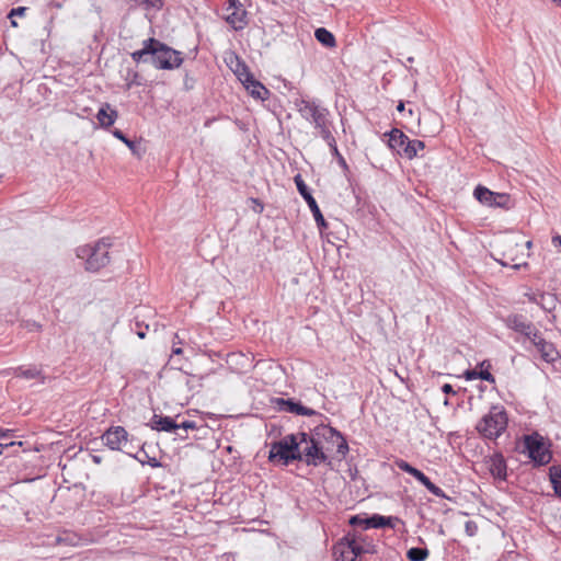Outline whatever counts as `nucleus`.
I'll list each match as a JSON object with an SVG mask.
<instances>
[{
  "label": "nucleus",
  "instance_id": "nucleus-1",
  "mask_svg": "<svg viewBox=\"0 0 561 561\" xmlns=\"http://www.w3.org/2000/svg\"><path fill=\"white\" fill-rule=\"evenodd\" d=\"M130 57L137 64L150 61L157 69L165 70L179 68L183 62L180 51L156 38L144 41L142 48L133 51Z\"/></svg>",
  "mask_w": 561,
  "mask_h": 561
},
{
  "label": "nucleus",
  "instance_id": "nucleus-2",
  "mask_svg": "<svg viewBox=\"0 0 561 561\" xmlns=\"http://www.w3.org/2000/svg\"><path fill=\"white\" fill-rule=\"evenodd\" d=\"M297 106L301 117L313 125L334 154L339 156L336 141L331 131L332 122L329 110L316 101L308 100H301Z\"/></svg>",
  "mask_w": 561,
  "mask_h": 561
},
{
  "label": "nucleus",
  "instance_id": "nucleus-3",
  "mask_svg": "<svg viewBox=\"0 0 561 561\" xmlns=\"http://www.w3.org/2000/svg\"><path fill=\"white\" fill-rule=\"evenodd\" d=\"M320 436L314 434H308L305 432H298V451L297 460L305 462L307 466L318 467L322 463H330V458L327 455L324 448L319 440Z\"/></svg>",
  "mask_w": 561,
  "mask_h": 561
},
{
  "label": "nucleus",
  "instance_id": "nucleus-4",
  "mask_svg": "<svg viewBox=\"0 0 561 561\" xmlns=\"http://www.w3.org/2000/svg\"><path fill=\"white\" fill-rule=\"evenodd\" d=\"M110 243L102 239L94 245H82L77 248V256L85 261V270L96 272L106 266L110 262Z\"/></svg>",
  "mask_w": 561,
  "mask_h": 561
},
{
  "label": "nucleus",
  "instance_id": "nucleus-5",
  "mask_svg": "<svg viewBox=\"0 0 561 561\" xmlns=\"http://www.w3.org/2000/svg\"><path fill=\"white\" fill-rule=\"evenodd\" d=\"M507 414L503 408L493 407L478 423V432L485 438L495 439L500 437L507 427Z\"/></svg>",
  "mask_w": 561,
  "mask_h": 561
},
{
  "label": "nucleus",
  "instance_id": "nucleus-6",
  "mask_svg": "<svg viewBox=\"0 0 561 561\" xmlns=\"http://www.w3.org/2000/svg\"><path fill=\"white\" fill-rule=\"evenodd\" d=\"M524 453L536 466L548 465L552 459L550 444L537 432L525 435L523 439Z\"/></svg>",
  "mask_w": 561,
  "mask_h": 561
},
{
  "label": "nucleus",
  "instance_id": "nucleus-7",
  "mask_svg": "<svg viewBox=\"0 0 561 561\" xmlns=\"http://www.w3.org/2000/svg\"><path fill=\"white\" fill-rule=\"evenodd\" d=\"M298 448V433L285 435L279 440L271 444L268 460L272 462L279 461L283 466H288L297 460Z\"/></svg>",
  "mask_w": 561,
  "mask_h": 561
},
{
  "label": "nucleus",
  "instance_id": "nucleus-8",
  "mask_svg": "<svg viewBox=\"0 0 561 561\" xmlns=\"http://www.w3.org/2000/svg\"><path fill=\"white\" fill-rule=\"evenodd\" d=\"M239 80L248 91V93L255 100L265 101L270 96V91L257 81L250 72L245 64L238 62L237 69L234 70Z\"/></svg>",
  "mask_w": 561,
  "mask_h": 561
},
{
  "label": "nucleus",
  "instance_id": "nucleus-9",
  "mask_svg": "<svg viewBox=\"0 0 561 561\" xmlns=\"http://www.w3.org/2000/svg\"><path fill=\"white\" fill-rule=\"evenodd\" d=\"M503 245L507 248L502 253V259L497 260L502 266H512L515 270H519L523 266H527V262L524 260L529 256V253H525L523 250L520 253H513V248L520 247L519 242L515 238H506L503 241Z\"/></svg>",
  "mask_w": 561,
  "mask_h": 561
},
{
  "label": "nucleus",
  "instance_id": "nucleus-10",
  "mask_svg": "<svg viewBox=\"0 0 561 561\" xmlns=\"http://www.w3.org/2000/svg\"><path fill=\"white\" fill-rule=\"evenodd\" d=\"M295 183H296L299 194L307 202L319 229L322 231L323 229H325L328 227L327 221H325L316 199L311 195L307 184L302 180L301 175L298 174L295 176Z\"/></svg>",
  "mask_w": 561,
  "mask_h": 561
},
{
  "label": "nucleus",
  "instance_id": "nucleus-11",
  "mask_svg": "<svg viewBox=\"0 0 561 561\" xmlns=\"http://www.w3.org/2000/svg\"><path fill=\"white\" fill-rule=\"evenodd\" d=\"M396 466L403 472H407V473L411 474L412 477H414L433 495L438 496V497H445L444 491L439 486L435 485L421 470L411 466L409 462H407L403 459L396 460Z\"/></svg>",
  "mask_w": 561,
  "mask_h": 561
},
{
  "label": "nucleus",
  "instance_id": "nucleus-12",
  "mask_svg": "<svg viewBox=\"0 0 561 561\" xmlns=\"http://www.w3.org/2000/svg\"><path fill=\"white\" fill-rule=\"evenodd\" d=\"M505 324L508 329L524 335L526 339L534 341V339L540 333L533 322L528 321L522 314H511L505 319Z\"/></svg>",
  "mask_w": 561,
  "mask_h": 561
},
{
  "label": "nucleus",
  "instance_id": "nucleus-13",
  "mask_svg": "<svg viewBox=\"0 0 561 561\" xmlns=\"http://www.w3.org/2000/svg\"><path fill=\"white\" fill-rule=\"evenodd\" d=\"M128 432L123 426H111L102 435L103 444L112 450H122L128 444Z\"/></svg>",
  "mask_w": 561,
  "mask_h": 561
},
{
  "label": "nucleus",
  "instance_id": "nucleus-14",
  "mask_svg": "<svg viewBox=\"0 0 561 561\" xmlns=\"http://www.w3.org/2000/svg\"><path fill=\"white\" fill-rule=\"evenodd\" d=\"M317 435L336 448V454L345 457L348 453V445L344 436L331 426L317 427Z\"/></svg>",
  "mask_w": 561,
  "mask_h": 561
},
{
  "label": "nucleus",
  "instance_id": "nucleus-15",
  "mask_svg": "<svg viewBox=\"0 0 561 561\" xmlns=\"http://www.w3.org/2000/svg\"><path fill=\"white\" fill-rule=\"evenodd\" d=\"M531 344L536 347L538 353L540 354V357L546 363H554L559 358V352L554 347V345L548 341H546L541 333H539Z\"/></svg>",
  "mask_w": 561,
  "mask_h": 561
},
{
  "label": "nucleus",
  "instance_id": "nucleus-16",
  "mask_svg": "<svg viewBox=\"0 0 561 561\" xmlns=\"http://www.w3.org/2000/svg\"><path fill=\"white\" fill-rule=\"evenodd\" d=\"M277 405L280 411L296 415L311 416L316 414L314 410L307 408L291 399H277Z\"/></svg>",
  "mask_w": 561,
  "mask_h": 561
},
{
  "label": "nucleus",
  "instance_id": "nucleus-17",
  "mask_svg": "<svg viewBox=\"0 0 561 561\" xmlns=\"http://www.w3.org/2000/svg\"><path fill=\"white\" fill-rule=\"evenodd\" d=\"M148 425L159 432H174L176 433L181 438H185V436H182L178 433V423L171 417V416H162L154 414Z\"/></svg>",
  "mask_w": 561,
  "mask_h": 561
},
{
  "label": "nucleus",
  "instance_id": "nucleus-18",
  "mask_svg": "<svg viewBox=\"0 0 561 561\" xmlns=\"http://www.w3.org/2000/svg\"><path fill=\"white\" fill-rule=\"evenodd\" d=\"M225 21L234 30L242 31L248 25V12L244 8L237 7V9L227 11Z\"/></svg>",
  "mask_w": 561,
  "mask_h": 561
},
{
  "label": "nucleus",
  "instance_id": "nucleus-19",
  "mask_svg": "<svg viewBox=\"0 0 561 561\" xmlns=\"http://www.w3.org/2000/svg\"><path fill=\"white\" fill-rule=\"evenodd\" d=\"M389 137L388 146L390 149L397 151L398 154L403 156V149L407 146L409 137L400 129L392 128L390 131L385 133Z\"/></svg>",
  "mask_w": 561,
  "mask_h": 561
},
{
  "label": "nucleus",
  "instance_id": "nucleus-20",
  "mask_svg": "<svg viewBox=\"0 0 561 561\" xmlns=\"http://www.w3.org/2000/svg\"><path fill=\"white\" fill-rule=\"evenodd\" d=\"M399 522L400 519L394 516H382L375 514L371 517L365 518V529L383 527L394 528Z\"/></svg>",
  "mask_w": 561,
  "mask_h": 561
},
{
  "label": "nucleus",
  "instance_id": "nucleus-21",
  "mask_svg": "<svg viewBox=\"0 0 561 561\" xmlns=\"http://www.w3.org/2000/svg\"><path fill=\"white\" fill-rule=\"evenodd\" d=\"M117 117H118L117 111L112 108L108 103L102 104V106L99 108L98 114H96L99 124L103 128L111 127L115 123Z\"/></svg>",
  "mask_w": 561,
  "mask_h": 561
},
{
  "label": "nucleus",
  "instance_id": "nucleus-22",
  "mask_svg": "<svg viewBox=\"0 0 561 561\" xmlns=\"http://www.w3.org/2000/svg\"><path fill=\"white\" fill-rule=\"evenodd\" d=\"M5 373H12L13 375L24 379H41V382H44L42 370L36 366H20L15 368H9L8 370H5Z\"/></svg>",
  "mask_w": 561,
  "mask_h": 561
},
{
  "label": "nucleus",
  "instance_id": "nucleus-23",
  "mask_svg": "<svg viewBox=\"0 0 561 561\" xmlns=\"http://www.w3.org/2000/svg\"><path fill=\"white\" fill-rule=\"evenodd\" d=\"M474 197L482 204L491 206L494 198L505 199V194L494 193L489 188L478 185L473 192Z\"/></svg>",
  "mask_w": 561,
  "mask_h": 561
},
{
  "label": "nucleus",
  "instance_id": "nucleus-24",
  "mask_svg": "<svg viewBox=\"0 0 561 561\" xmlns=\"http://www.w3.org/2000/svg\"><path fill=\"white\" fill-rule=\"evenodd\" d=\"M343 540L348 546L350 552L353 553L357 560L362 554L370 552L369 548L365 547L359 538L348 535Z\"/></svg>",
  "mask_w": 561,
  "mask_h": 561
},
{
  "label": "nucleus",
  "instance_id": "nucleus-25",
  "mask_svg": "<svg viewBox=\"0 0 561 561\" xmlns=\"http://www.w3.org/2000/svg\"><path fill=\"white\" fill-rule=\"evenodd\" d=\"M490 471L492 476L505 479L506 477V463L501 455H496L491 459Z\"/></svg>",
  "mask_w": 561,
  "mask_h": 561
},
{
  "label": "nucleus",
  "instance_id": "nucleus-26",
  "mask_svg": "<svg viewBox=\"0 0 561 561\" xmlns=\"http://www.w3.org/2000/svg\"><path fill=\"white\" fill-rule=\"evenodd\" d=\"M558 298L553 294L539 293L538 306L546 312L551 313L557 307Z\"/></svg>",
  "mask_w": 561,
  "mask_h": 561
},
{
  "label": "nucleus",
  "instance_id": "nucleus-27",
  "mask_svg": "<svg viewBox=\"0 0 561 561\" xmlns=\"http://www.w3.org/2000/svg\"><path fill=\"white\" fill-rule=\"evenodd\" d=\"M407 146L403 149V157H405L409 160H412L415 158L419 153V151L423 150L425 148V144L422 140L419 139H408Z\"/></svg>",
  "mask_w": 561,
  "mask_h": 561
},
{
  "label": "nucleus",
  "instance_id": "nucleus-28",
  "mask_svg": "<svg viewBox=\"0 0 561 561\" xmlns=\"http://www.w3.org/2000/svg\"><path fill=\"white\" fill-rule=\"evenodd\" d=\"M314 37L325 47L332 48L336 45L334 35L324 27L317 28L314 32Z\"/></svg>",
  "mask_w": 561,
  "mask_h": 561
},
{
  "label": "nucleus",
  "instance_id": "nucleus-29",
  "mask_svg": "<svg viewBox=\"0 0 561 561\" xmlns=\"http://www.w3.org/2000/svg\"><path fill=\"white\" fill-rule=\"evenodd\" d=\"M334 554L336 561H358L356 557L350 552V548L344 540L339 542L334 548Z\"/></svg>",
  "mask_w": 561,
  "mask_h": 561
},
{
  "label": "nucleus",
  "instance_id": "nucleus-30",
  "mask_svg": "<svg viewBox=\"0 0 561 561\" xmlns=\"http://www.w3.org/2000/svg\"><path fill=\"white\" fill-rule=\"evenodd\" d=\"M126 454L137 459L141 465H149L151 468L161 467L160 461L156 457H150L144 447L136 455H133L129 451H126Z\"/></svg>",
  "mask_w": 561,
  "mask_h": 561
},
{
  "label": "nucleus",
  "instance_id": "nucleus-31",
  "mask_svg": "<svg viewBox=\"0 0 561 561\" xmlns=\"http://www.w3.org/2000/svg\"><path fill=\"white\" fill-rule=\"evenodd\" d=\"M549 476L554 492L561 497V468L552 466L549 469Z\"/></svg>",
  "mask_w": 561,
  "mask_h": 561
},
{
  "label": "nucleus",
  "instance_id": "nucleus-32",
  "mask_svg": "<svg viewBox=\"0 0 561 561\" xmlns=\"http://www.w3.org/2000/svg\"><path fill=\"white\" fill-rule=\"evenodd\" d=\"M410 561H424L428 557V550L423 548H411L407 552Z\"/></svg>",
  "mask_w": 561,
  "mask_h": 561
},
{
  "label": "nucleus",
  "instance_id": "nucleus-33",
  "mask_svg": "<svg viewBox=\"0 0 561 561\" xmlns=\"http://www.w3.org/2000/svg\"><path fill=\"white\" fill-rule=\"evenodd\" d=\"M77 541V537L68 533H65L64 535H59L56 537V542L59 545L76 546Z\"/></svg>",
  "mask_w": 561,
  "mask_h": 561
},
{
  "label": "nucleus",
  "instance_id": "nucleus-34",
  "mask_svg": "<svg viewBox=\"0 0 561 561\" xmlns=\"http://www.w3.org/2000/svg\"><path fill=\"white\" fill-rule=\"evenodd\" d=\"M139 5H144L147 9L160 10L163 5V0H133Z\"/></svg>",
  "mask_w": 561,
  "mask_h": 561
},
{
  "label": "nucleus",
  "instance_id": "nucleus-35",
  "mask_svg": "<svg viewBox=\"0 0 561 561\" xmlns=\"http://www.w3.org/2000/svg\"><path fill=\"white\" fill-rule=\"evenodd\" d=\"M113 136L117 139H119L121 141H123L128 148H130L131 150H134L135 148V142L129 140L128 138L125 137V135L123 134L122 130L119 129H114L112 131Z\"/></svg>",
  "mask_w": 561,
  "mask_h": 561
},
{
  "label": "nucleus",
  "instance_id": "nucleus-36",
  "mask_svg": "<svg viewBox=\"0 0 561 561\" xmlns=\"http://www.w3.org/2000/svg\"><path fill=\"white\" fill-rule=\"evenodd\" d=\"M25 8L24 7H18V8H14L10 11V13L8 14V18L11 20V25L12 26H18L15 20L13 19L14 16H21L25 13Z\"/></svg>",
  "mask_w": 561,
  "mask_h": 561
},
{
  "label": "nucleus",
  "instance_id": "nucleus-37",
  "mask_svg": "<svg viewBox=\"0 0 561 561\" xmlns=\"http://www.w3.org/2000/svg\"><path fill=\"white\" fill-rule=\"evenodd\" d=\"M178 431L179 430H184V431H187V430H195L197 426H196V423L194 421H184L180 424H178Z\"/></svg>",
  "mask_w": 561,
  "mask_h": 561
},
{
  "label": "nucleus",
  "instance_id": "nucleus-38",
  "mask_svg": "<svg viewBox=\"0 0 561 561\" xmlns=\"http://www.w3.org/2000/svg\"><path fill=\"white\" fill-rule=\"evenodd\" d=\"M478 379L485 380V381H494V378L489 370L478 371Z\"/></svg>",
  "mask_w": 561,
  "mask_h": 561
},
{
  "label": "nucleus",
  "instance_id": "nucleus-39",
  "mask_svg": "<svg viewBox=\"0 0 561 561\" xmlns=\"http://www.w3.org/2000/svg\"><path fill=\"white\" fill-rule=\"evenodd\" d=\"M508 203H510V197H508V195L505 194V199L494 198L491 206L507 207Z\"/></svg>",
  "mask_w": 561,
  "mask_h": 561
},
{
  "label": "nucleus",
  "instance_id": "nucleus-40",
  "mask_svg": "<svg viewBox=\"0 0 561 561\" xmlns=\"http://www.w3.org/2000/svg\"><path fill=\"white\" fill-rule=\"evenodd\" d=\"M237 7L243 8V4L239 0H228L226 11L237 9Z\"/></svg>",
  "mask_w": 561,
  "mask_h": 561
},
{
  "label": "nucleus",
  "instance_id": "nucleus-41",
  "mask_svg": "<svg viewBox=\"0 0 561 561\" xmlns=\"http://www.w3.org/2000/svg\"><path fill=\"white\" fill-rule=\"evenodd\" d=\"M136 327H137V331H136V334L140 337V339H145L146 336V331L149 329V325L146 324L145 325V329L141 328L140 323L137 321L136 322Z\"/></svg>",
  "mask_w": 561,
  "mask_h": 561
},
{
  "label": "nucleus",
  "instance_id": "nucleus-42",
  "mask_svg": "<svg viewBox=\"0 0 561 561\" xmlns=\"http://www.w3.org/2000/svg\"><path fill=\"white\" fill-rule=\"evenodd\" d=\"M14 446H22V442H10L7 444H0V455H2V453L5 448L14 447Z\"/></svg>",
  "mask_w": 561,
  "mask_h": 561
},
{
  "label": "nucleus",
  "instance_id": "nucleus-43",
  "mask_svg": "<svg viewBox=\"0 0 561 561\" xmlns=\"http://www.w3.org/2000/svg\"><path fill=\"white\" fill-rule=\"evenodd\" d=\"M350 524L354 526L363 525L365 527V518H360L359 516H353L350 519Z\"/></svg>",
  "mask_w": 561,
  "mask_h": 561
},
{
  "label": "nucleus",
  "instance_id": "nucleus-44",
  "mask_svg": "<svg viewBox=\"0 0 561 561\" xmlns=\"http://www.w3.org/2000/svg\"><path fill=\"white\" fill-rule=\"evenodd\" d=\"M13 430L0 428V439L9 438L13 436Z\"/></svg>",
  "mask_w": 561,
  "mask_h": 561
},
{
  "label": "nucleus",
  "instance_id": "nucleus-45",
  "mask_svg": "<svg viewBox=\"0 0 561 561\" xmlns=\"http://www.w3.org/2000/svg\"><path fill=\"white\" fill-rule=\"evenodd\" d=\"M525 296L528 298L529 301L531 302H535L536 305H538V300H539V294H525Z\"/></svg>",
  "mask_w": 561,
  "mask_h": 561
},
{
  "label": "nucleus",
  "instance_id": "nucleus-46",
  "mask_svg": "<svg viewBox=\"0 0 561 561\" xmlns=\"http://www.w3.org/2000/svg\"><path fill=\"white\" fill-rule=\"evenodd\" d=\"M466 378L468 380H473V379H478V371L477 370H468L466 373Z\"/></svg>",
  "mask_w": 561,
  "mask_h": 561
},
{
  "label": "nucleus",
  "instance_id": "nucleus-47",
  "mask_svg": "<svg viewBox=\"0 0 561 561\" xmlns=\"http://www.w3.org/2000/svg\"><path fill=\"white\" fill-rule=\"evenodd\" d=\"M442 391H443L444 393H447V394H448V393H455V391H454V389H453L451 385H449V383H445V385H443V387H442Z\"/></svg>",
  "mask_w": 561,
  "mask_h": 561
},
{
  "label": "nucleus",
  "instance_id": "nucleus-48",
  "mask_svg": "<svg viewBox=\"0 0 561 561\" xmlns=\"http://www.w3.org/2000/svg\"><path fill=\"white\" fill-rule=\"evenodd\" d=\"M552 244L554 247H561V236L560 234L552 237Z\"/></svg>",
  "mask_w": 561,
  "mask_h": 561
},
{
  "label": "nucleus",
  "instance_id": "nucleus-49",
  "mask_svg": "<svg viewBox=\"0 0 561 561\" xmlns=\"http://www.w3.org/2000/svg\"><path fill=\"white\" fill-rule=\"evenodd\" d=\"M183 353V350L180 346L173 345L172 354L174 355H181Z\"/></svg>",
  "mask_w": 561,
  "mask_h": 561
},
{
  "label": "nucleus",
  "instance_id": "nucleus-50",
  "mask_svg": "<svg viewBox=\"0 0 561 561\" xmlns=\"http://www.w3.org/2000/svg\"><path fill=\"white\" fill-rule=\"evenodd\" d=\"M397 111L398 112H403L404 111V103L402 101H400L399 104L397 105Z\"/></svg>",
  "mask_w": 561,
  "mask_h": 561
},
{
  "label": "nucleus",
  "instance_id": "nucleus-51",
  "mask_svg": "<svg viewBox=\"0 0 561 561\" xmlns=\"http://www.w3.org/2000/svg\"><path fill=\"white\" fill-rule=\"evenodd\" d=\"M174 339L179 340V341H178V343H179V344H182V343H183V340L180 337V334H179V333H176V334H175Z\"/></svg>",
  "mask_w": 561,
  "mask_h": 561
},
{
  "label": "nucleus",
  "instance_id": "nucleus-52",
  "mask_svg": "<svg viewBox=\"0 0 561 561\" xmlns=\"http://www.w3.org/2000/svg\"><path fill=\"white\" fill-rule=\"evenodd\" d=\"M531 245H533V242H531V241H527V242L525 243V247H526L528 250L531 248Z\"/></svg>",
  "mask_w": 561,
  "mask_h": 561
},
{
  "label": "nucleus",
  "instance_id": "nucleus-53",
  "mask_svg": "<svg viewBox=\"0 0 561 561\" xmlns=\"http://www.w3.org/2000/svg\"><path fill=\"white\" fill-rule=\"evenodd\" d=\"M550 322H554L556 321V316L552 314L551 318L549 319Z\"/></svg>",
  "mask_w": 561,
  "mask_h": 561
},
{
  "label": "nucleus",
  "instance_id": "nucleus-54",
  "mask_svg": "<svg viewBox=\"0 0 561 561\" xmlns=\"http://www.w3.org/2000/svg\"><path fill=\"white\" fill-rule=\"evenodd\" d=\"M554 3H557L559 7H561V0H552Z\"/></svg>",
  "mask_w": 561,
  "mask_h": 561
},
{
  "label": "nucleus",
  "instance_id": "nucleus-55",
  "mask_svg": "<svg viewBox=\"0 0 561 561\" xmlns=\"http://www.w3.org/2000/svg\"><path fill=\"white\" fill-rule=\"evenodd\" d=\"M408 113H409V115H411V116H412V115H413V110H412V108H410V110L408 111Z\"/></svg>",
  "mask_w": 561,
  "mask_h": 561
}]
</instances>
